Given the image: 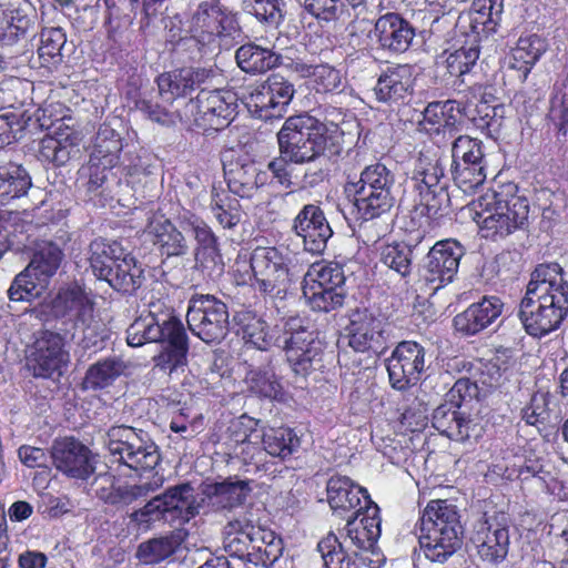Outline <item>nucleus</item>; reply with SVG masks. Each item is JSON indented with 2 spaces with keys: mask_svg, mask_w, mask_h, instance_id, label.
Listing matches in <instances>:
<instances>
[{
  "mask_svg": "<svg viewBox=\"0 0 568 568\" xmlns=\"http://www.w3.org/2000/svg\"><path fill=\"white\" fill-rule=\"evenodd\" d=\"M234 320L241 326L245 344L263 352L280 347L295 375L306 376L322 361L323 343L315 331L298 317L270 325L251 311L239 312Z\"/></svg>",
  "mask_w": 568,
  "mask_h": 568,
  "instance_id": "obj_1",
  "label": "nucleus"
},
{
  "mask_svg": "<svg viewBox=\"0 0 568 568\" xmlns=\"http://www.w3.org/2000/svg\"><path fill=\"white\" fill-rule=\"evenodd\" d=\"M281 156L272 160L267 169L284 187L292 186L291 163H314L316 169H307L304 181L314 186L327 175L328 159L325 155L327 145V126L318 119L302 113L285 120L277 133Z\"/></svg>",
  "mask_w": 568,
  "mask_h": 568,
  "instance_id": "obj_2",
  "label": "nucleus"
},
{
  "mask_svg": "<svg viewBox=\"0 0 568 568\" xmlns=\"http://www.w3.org/2000/svg\"><path fill=\"white\" fill-rule=\"evenodd\" d=\"M529 203L513 184L488 190L474 202V220L481 237L498 241L528 224Z\"/></svg>",
  "mask_w": 568,
  "mask_h": 568,
  "instance_id": "obj_3",
  "label": "nucleus"
},
{
  "mask_svg": "<svg viewBox=\"0 0 568 568\" xmlns=\"http://www.w3.org/2000/svg\"><path fill=\"white\" fill-rule=\"evenodd\" d=\"M395 173L376 162L365 166L359 179L348 182L345 191L353 196L359 216L368 221L388 213L395 205Z\"/></svg>",
  "mask_w": 568,
  "mask_h": 568,
  "instance_id": "obj_4",
  "label": "nucleus"
},
{
  "mask_svg": "<svg viewBox=\"0 0 568 568\" xmlns=\"http://www.w3.org/2000/svg\"><path fill=\"white\" fill-rule=\"evenodd\" d=\"M191 37L211 51L229 49L241 37L237 14L220 0L202 1L190 21Z\"/></svg>",
  "mask_w": 568,
  "mask_h": 568,
  "instance_id": "obj_5",
  "label": "nucleus"
},
{
  "mask_svg": "<svg viewBox=\"0 0 568 568\" xmlns=\"http://www.w3.org/2000/svg\"><path fill=\"white\" fill-rule=\"evenodd\" d=\"M105 446L112 463L135 471L154 469L161 460L159 447L143 429L112 426L106 433Z\"/></svg>",
  "mask_w": 568,
  "mask_h": 568,
  "instance_id": "obj_6",
  "label": "nucleus"
},
{
  "mask_svg": "<svg viewBox=\"0 0 568 568\" xmlns=\"http://www.w3.org/2000/svg\"><path fill=\"white\" fill-rule=\"evenodd\" d=\"M237 95L232 90L201 88L196 98L189 100L180 114L181 121L203 131H219L227 126L236 114Z\"/></svg>",
  "mask_w": 568,
  "mask_h": 568,
  "instance_id": "obj_7",
  "label": "nucleus"
},
{
  "mask_svg": "<svg viewBox=\"0 0 568 568\" xmlns=\"http://www.w3.org/2000/svg\"><path fill=\"white\" fill-rule=\"evenodd\" d=\"M527 295L539 302L557 329L568 314V282L559 264H540L531 273Z\"/></svg>",
  "mask_w": 568,
  "mask_h": 568,
  "instance_id": "obj_8",
  "label": "nucleus"
},
{
  "mask_svg": "<svg viewBox=\"0 0 568 568\" xmlns=\"http://www.w3.org/2000/svg\"><path fill=\"white\" fill-rule=\"evenodd\" d=\"M510 518L505 513H484L471 523L469 541L479 559L496 566L505 561L510 547Z\"/></svg>",
  "mask_w": 568,
  "mask_h": 568,
  "instance_id": "obj_9",
  "label": "nucleus"
},
{
  "mask_svg": "<svg viewBox=\"0 0 568 568\" xmlns=\"http://www.w3.org/2000/svg\"><path fill=\"white\" fill-rule=\"evenodd\" d=\"M250 267L255 290L274 298H284L292 283L290 257L285 252L274 246L256 247Z\"/></svg>",
  "mask_w": 568,
  "mask_h": 568,
  "instance_id": "obj_10",
  "label": "nucleus"
},
{
  "mask_svg": "<svg viewBox=\"0 0 568 568\" xmlns=\"http://www.w3.org/2000/svg\"><path fill=\"white\" fill-rule=\"evenodd\" d=\"M295 94L294 84L278 73L245 88L242 100L256 118H282Z\"/></svg>",
  "mask_w": 568,
  "mask_h": 568,
  "instance_id": "obj_11",
  "label": "nucleus"
},
{
  "mask_svg": "<svg viewBox=\"0 0 568 568\" xmlns=\"http://www.w3.org/2000/svg\"><path fill=\"white\" fill-rule=\"evenodd\" d=\"M190 331L206 344L220 343L229 333V311L224 302L210 294H195L189 301Z\"/></svg>",
  "mask_w": 568,
  "mask_h": 568,
  "instance_id": "obj_12",
  "label": "nucleus"
},
{
  "mask_svg": "<svg viewBox=\"0 0 568 568\" xmlns=\"http://www.w3.org/2000/svg\"><path fill=\"white\" fill-rule=\"evenodd\" d=\"M52 314L57 318L71 323L85 337L98 334L101 324L94 316L93 301L78 285L62 288L51 303Z\"/></svg>",
  "mask_w": 568,
  "mask_h": 568,
  "instance_id": "obj_13",
  "label": "nucleus"
},
{
  "mask_svg": "<svg viewBox=\"0 0 568 568\" xmlns=\"http://www.w3.org/2000/svg\"><path fill=\"white\" fill-rule=\"evenodd\" d=\"M444 166L436 158L420 154L414 165L409 182L416 193L415 202L429 211H437L448 200L444 181Z\"/></svg>",
  "mask_w": 568,
  "mask_h": 568,
  "instance_id": "obj_14",
  "label": "nucleus"
},
{
  "mask_svg": "<svg viewBox=\"0 0 568 568\" xmlns=\"http://www.w3.org/2000/svg\"><path fill=\"white\" fill-rule=\"evenodd\" d=\"M69 361L64 337L59 333L43 331L31 347L27 366L34 377L53 378L62 375Z\"/></svg>",
  "mask_w": 568,
  "mask_h": 568,
  "instance_id": "obj_15",
  "label": "nucleus"
},
{
  "mask_svg": "<svg viewBox=\"0 0 568 568\" xmlns=\"http://www.w3.org/2000/svg\"><path fill=\"white\" fill-rule=\"evenodd\" d=\"M464 246L456 240L447 239L435 243L425 257L422 278L432 291L452 283L457 275Z\"/></svg>",
  "mask_w": 568,
  "mask_h": 568,
  "instance_id": "obj_16",
  "label": "nucleus"
},
{
  "mask_svg": "<svg viewBox=\"0 0 568 568\" xmlns=\"http://www.w3.org/2000/svg\"><path fill=\"white\" fill-rule=\"evenodd\" d=\"M381 523L379 507L366 497L365 510L346 519L343 535L346 549L355 557L363 552L374 554L381 536Z\"/></svg>",
  "mask_w": 568,
  "mask_h": 568,
  "instance_id": "obj_17",
  "label": "nucleus"
},
{
  "mask_svg": "<svg viewBox=\"0 0 568 568\" xmlns=\"http://www.w3.org/2000/svg\"><path fill=\"white\" fill-rule=\"evenodd\" d=\"M393 388L406 390L416 385L425 368V349L413 341L400 342L386 362Z\"/></svg>",
  "mask_w": 568,
  "mask_h": 568,
  "instance_id": "obj_18",
  "label": "nucleus"
},
{
  "mask_svg": "<svg viewBox=\"0 0 568 568\" xmlns=\"http://www.w3.org/2000/svg\"><path fill=\"white\" fill-rule=\"evenodd\" d=\"M51 459L55 468L70 478L87 480L95 470L91 450L73 437L55 439Z\"/></svg>",
  "mask_w": 568,
  "mask_h": 568,
  "instance_id": "obj_19",
  "label": "nucleus"
},
{
  "mask_svg": "<svg viewBox=\"0 0 568 568\" xmlns=\"http://www.w3.org/2000/svg\"><path fill=\"white\" fill-rule=\"evenodd\" d=\"M372 34L381 50L400 54L412 47L416 28L402 14L387 11L375 20Z\"/></svg>",
  "mask_w": 568,
  "mask_h": 568,
  "instance_id": "obj_20",
  "label": "nucleus"
},
{
  "mask_svg": "<svg viewBox=\"0 0 568 568\" xmlns=\"http://www.w3.org/2000/svg\"><path fill=\"white\" fill-rule=\"evenodd\" d=\"M348 345L356 352L379 353L386 348L385 323L368 310H356L347 326Z\"/></svg>",
  "mask_w": 568,
  "mask_h": 568,
  "instance_id": "obj_21",
  "label": "nucleus"
},
{
  "mask_svg": "<svg viewBox=\"0 0 568 568\" xmlns=\"http://www.w3.org/2000/svg\"><path fill=\"white\" fill-rule=\"evenodd\" d=\"M292 230L302 239L305 251L312 254L323 253L333 235L323 210L315 204L302 207L293 220Z\"/></svg>",
  "mask_w": 568,
  "mask_h": 568,
  "instance_id": "obj_22",
  "label": "nucleus"
},
{
  "mask_svg": "<svg viewBox=\"0 0 568 568\" xmlns=\"http://www.w3.org/2000/svg\"><path fill=\"white\" fill-rule=\"evenodd\" d=\"M144 233L161 256L179 257L189 252V243L183 233L160 211L146 212Z\"/></svg>",
  "mask_w": 568,
  "mask_h": 568,
  "instance_id": "obj_23",
  "label": "nucleus"
},
{
  "mask_svg": "<svg viewBox=\"0 0 568 568\" xmlns=\"http://www.w3.org/2000/svg\"><path fill=\"white\" fill-rule=\"evenodd\" d=\"M223 170L229 190L243 199L253 197L268 181L267 172L247 156L224 162Z\"/></svg>",
  "mask_w": 568,
  "mask_h": 568,
  "instance_id": "obj_24",
  "label": "nucleus"
},
{
  "mask_svg": "<svg viewBox=\"0 0 568 568\" xmlns=\"http://www.w3.org/2000/svg\"><path fill=\"white\" fill-rule=\"evenodd\" d=\"M414 81L413 65L396 64L382 71L373 91L378 102L400 104L413 94Z\"/></svg>",
  "mask_w": 568,
  "mask_h": 568,
  "instance_id": "obj_25",
  "label": "nucleus"
},
{
  "mask_svg": "<svg viewBox=\"0 0 568 568\" xmlns=\"http://www.w3.org/2000/svg\"><path fill=\"white\" fill-rule=\"evenodd\" d=\"M327 500L334 514L344 517L355 516L365 510L367 490L347 476H332L326 486Z\"/></svg>",
  "mask_w": 568,
  "mask_h": 568,
  "instance_id": "obj_26",
  "label": "nucleus"
},
{
  "mask_svg": "<svg viewBox=\"0 0 568 568\" xmlns=\"http://www.w3.org/2000/svg\"><path fill=\"white\" fill-rule=\"evenodd\" d=\"M213 77L212 69L181 68L160 74L156 83L160 95L166 101H173L209 84Z\"/></svg>",
  "mask_w": 568,
  "mask_h": 568,
  "instance_id": "obj_27",
  "label": "nucleus"
},
{
  "mask_svg": "<svg viewBox=\"0 0 568 568\" xmlns=\"http://www.w3.org/2000/svg\"><path fill=\"white\" fill-rule=\"evenodd\" d=\"M504 303L497 296H485L454 317L455 328L465 335H475L491 325L501 314Z\"/></svg>",
  "mask_w": 568,
  "mask_h": 568,
  "instance_id": "obj_28",
  "label": "nucleus"
},
{
  "mask_svg": "<svg viewBox=\"0 0 568 568\" xmlns=\"http://www.w3.org/2000/svg\"><path fill=\"white\" fill-rule=\"evenodd\" d=\"M465 105L456 100L434 101L423 112L420 124L428 133H454L462 123Z\"/></svg>",
  "mask_w": 568,
  "mask_h": 568,
  "instance_id": "obj_29",
  "label": "nucleus"
},
{
  "mask_svg": "<svg viewBox=\"0 0 568 568\" xmlns=\"http://www.w3.org/2000/svg\"><path fill=\"white\" fill-rule=\"evenodd\" d=\"M252 511H242L229 521L223 540L225 551L240 559L253 560Z\"/></svg>",
  "mask_w": 568,
  "mask_h": 568,
  "instance_id": "obj_30",
  "label": "nucleus"
},
{
  "mask_svg": "<svg viewBox=\"0 0 568 568\" xmlns=\"http://www.w3.org/2000/svg\"><path fill=\"white\" fill-rule=\"evenodd\" d=\"M160 497L169 515V524L181 525L199 514L201 505L195 500L194 488L190 484L170 487Z\"/></svg>",
  "mask_w": 568,
  "mask_h": 568,
  "instance_id": "obj_31",
  "label": "nucleus"
},
{
  "mask_svg": "<svg viewBox=\"0 0 568 568\" xmlns=\"http://www.w3.org/2000/svg\"><path fill=\"white\" fill-rule=\"evenodd\" d=\"M464 530L455 505L447 500H432L424 509L419 519V534Z\"/></svg>",
  "mask_w": 568,
  "mask_h": 568,
  "instance_id": "obj_32",
  "label": "nucleus"
},
{
  "mask_svg": "<svg viewBox=\"0 0 568 568\" xmlns=\"http://www.w3.org/2000/svg\"><path fill=\"white\" fill-rule=\"evenodd\" d=\"M464 530L419 534V546L425 557L437 564H445L463 545Z\"/></svg>",
  "mask_w": 568,
  "mask_h": 568,
  "instance_id": "obj_33",
  "label": "nucleus"
},
{
  "mask_svg": "<svg viewBox=\"0 0 568 568\" xmlns=\"http://www.w3.org/2000/svg\"><path fill=\"white\" fill-rule=\"evenodd\" d=\"M239 68L252 74L264 73L282 64V54L253 42L241 45L235 52Z\"/></svg>",
  "mask_w": 568,
  "mask_h": 568,
  "instance_id": "obj_34",
  "label": "nucleus"
},
{
  "mask_svg": "<svg viewBox=\"0 0 568 568\" xmlns=\"http://www.w3.org/2000/svg\"><path fill=\"white\" fill-rule=\"evenodd\" d=\"M504 0H474L467 14L469 28L475 38L496 32L501 21Z\"/></svg>",
  "mask_w": 568,
  "mask_h": 568,
  "instance_id": "obj_35",
  "label": "nucleus"
},
{
  "mask_svg": "<svg viewBox=\"0 0 568 568\" xmlns=\"http://www.w3.org/2000/svg\"><path fill=\"white\" fill-rule=\"evenodd\" d=\"M129 365L121 356H110L92 364L84 376L83 385L85 389H104L123 374Z\"/></svg>",
  "mask_w": 568,
  "mask_h": 568,
  "instance_id": "obj_36",
  "label": "nucleus"
},
{
  "mask_svg": "<svg viewBox=\"0 0 568 568\" xmlns=\"http://www.w3.org/2000/svg\"><path fill=\"white\" fill-rule=\"evenodd\" d=\"M251 491L246 480H227L207 486L205 495L215 509H233L241 506Z\"/></svg>",
  "mask_w": 568,
  "mask_h": 568,
  "instance_id": "obj_37",
  "label": "nucleus"
},
{
  "mask_svg": "<svg viewBox=\"0 0 568 568\" xmlns=\"http://www.w3.org/2000/svg\"><path fill=\"white\" fill-rule=\"evenodd\" d=\"M125 250L116 241L95 239L90 244V266L98 280H104L112 268L123 258Z\"/></svg>",
  "mask_w": 568,
  "mask_h": 568,
  "instance_id": "obj_38",
  "label": "nucleus"
},
{
  "mask_svg": "<svg viewBox=\"0 0 568 568\" xmlns=\"http://www.w3.org/2000/svg\"><path fill=\"white\" fill-rule=\"evenodd\" d=\"M118 292L133 293L143 282V270L135 258L125 251L123 258L112 268L103 280Z\"/></svg>",
  "mask_w": 568,
  "mask_h": 568,
  "instance_id": "obj_39",
  "label": "nucleus"
},
{
  "mask_svg": "<svg viewBox=\"0 0 568 568\" xmlns=\"http://www.w3.org/2000/svg\"><path fill=\"white\" fill-rule=\"evenodd\" d=\"M161 343H166L163 351L154 357L155 367L172 373L186 364L189 352L185 329L166 334Z\"/></svg>",
  "mask_w": 568,
  "mask_h": 568,
  "instance_id": "obj_40",
  "label": "nucleus"
},
{
  "mask_svg": "<svg viewBox=\"0 0 568 568\" xmlns=\"http://www.w3.org/2000/svg\"><path fill=\"white\" fill-rule=\"evenodd\" d=\"M62 258L61 248L54 243L47 242L38 246L27 268L28 272L36 274V278L40 281L41 285H47L49 278L60 267Z\"/></svg>",
  "mask_w": 568,
  "mask_h": 568,
  "instance_id": "obj_41",
  "label": "nucleus"
},
{
  "mask_svg": "<svg viewBox=\"0 0 568 568\" xmlns=\"http://www.w3.org/2000/svg\"><path fill=\"white\" fill-rule=\"evenodd\" d=\"M122 150L120 134L109 125H101L90 158L94 163H102L104 168H114L119 163V154Z\"/></svg>",
  "mask_w": 568,
  "mask_h": 568,
  "instance_id": "obj_42",
  "label": "nucleus"
},
{
  "mask_svg": "<svg viewBox=\"0 0 568 568\" xmlns=\"http://www.w3.org/2000/svg\"><path fill=\"white\" fill-rule=\"evenodd\" d=\"M30 186L31 178L21 165L9 164L0 168V203L6 204L27 194Z\"/></svg>",
  "mask_w": 568,
  "mask_h": 568,
  "instance_id": "obj_43",
  "label": "nucleus"
},
{
  "mask_svg": "<svg viewBox=\"0 0 568 568\" xmlns=\"http://www.w3.org/2000/svg\"><path fill=\"white\" fill-rule=\"evenodd\" d=\"M317 551L323 560L324 568H357L353 557L345 547V541L329 532L317 544Z\"/></svg>",
  "mask_w": 568,
  "mask_h": 568,
  "instance_id": "obj_44",
  "label": "nucleus"
},
{
  "mask_svg": "<svg viewBox=\"0 0 568 568\" xmlns=\"http://www.w3.org/2000/svg\"><path fill=\"white\" fill-rule=\"evenodd\" d=\"M542 52L544 44L537 36L519 38L517 45L511 51L509 65L521 72V77L526 79Z\"/></svg>",
  "mask_w": 568,
  "mask_h": 568,
  "instance_id": "obj_45",
  "label": "nucleus"
},
{
  "mask_svg": "<svg viewBox=\"0 0 568 568\" xmlns=\"http://www.w3.org/2000/svg\"><path fill=\"white\" fill-rule=\"evenodd\" d=\"M534 298L535 296L525 294L520 303L519 318L529 335L539 337L549 334L556 328L554 324L549 323L539 302H535Z\"/></svg>",
  "mask_w": 568,
  "mask_h": 568,
  "instance_id": "obj_46",
  "label": "nucleus"
},
{
  "mask_svg": "<svg viewBox=\"0 0 568 568\" xmlns=\"http://www.w3.org/2000/svg\"><path fill=\"white\" fill-rule=\"evenodd\" d=\"M262 444L272 457L286 459L297 450L301 445L298 436L291 428H271L262 433Z\"/></svg>",
  "mask_w": 568,
  "mask_h": 568,
  "instance_id": "obj_47",
  "label": "nucleus"
},
{
  "mask_svg": "<svg viewBox=\"0 0 568 568\" xmlns=\"http://www.w3.org/2000/svg\"><path fill=\"white\" fill-rule=\"evenodd\" d=\"M459 407V403L446 400L435 408L432 415L433 427L452 440H462L467 436V434L463 435L458 426L463 417L458 412Z\"/></svg>",
  "mask_w": 568,
  "mask_h": 568,
  "instance_id": "obj_48",
  "label": "nucleus"
},
{
  "mask_svg": "<svg viewBox=\"0 0 568 568\" xmlns=\"http://www.w3.org/2000/svg\"><path fill=\"white\" fill-rule=\"evenodd\" d=\"M67 42L64 31L59 27L44 28L40 33L39 59L45 68H55L62 61L61 51Z\"/></svg>",
  "mask_w": 568,
  "mask_h": 568,
  "instance_id": "obj_49",
  "label": "nucleus"
},
{
  "mask_svg": "<svg viewBox=\"0 0 568 568\" xmlns=\"http://www.w3.org/2000/svg\"><path fill=\"white\" fill-rule=\"evenodd\" d=\"M164 477L154 475L152 480L142 481L134 485H121L118 481L116 488L114 489L113 496L109 505L123 507L133 504L140 498L146 497L149 494L158 490L162 487Z\"/></svg>",
  "mask_w": 568,
  "mask_h": 568,
  "instance_id": "obj_50",
  "label": "nucleus"
},
{
  "mask_svg": "<svg viewBox=\"0 0 568 568\" xmlns=\"http://www.w3.org/2000/svg\"><path fill=\"white\" fill-rule=\"evenodd\" d=\"M345 282L343 268L337 263L313 264L304 276L303 285H313L316 288L327 287L342 290Z\"/></svg>",
  "mask_w": 568,
  "mask_h": 568,
  "instance_id": "obj_51",
  "label": "nucleus"
},
{
  "mask_svg": "<svg viewBox=\"0 0 568 568\" xmlns=\"http://www.w3.org/2000/svg\"><path fill=\"white\" fill-rule=\"evenodd\" d=\"M242 4L246 12L271 28H277L285 17L284 0H242Z\"/></svg>",
  "mask_w": 568,
  "mask_h": 568,
  "instance_id": "obj_52",
  "label": "nucleus"
},
{
  "mask_svg": "<svg viewBox=\"0 0 568 568\" xmlns=\"http://www.w3.org/2000/svg\"><path fill=\"white\" fill-rule=\"evenodd\" d=\"M148 314L149 320H153L166 334L183 331L182 322L174 316V310L168 298L156 297L151 294L148 300Z\"/></svg>",
  "mask_w": 568,
  "mask_h": 568,
  "instance_id": "obj_53",
  "label": "nucleus"
},
{
  "mask_svg": "<svg viewBox=\"0 0 568 568\" xmlns=\"http://www.w3.org/2000/svg\"><path fill=\"white\" fill-rule=\"evenodd\" d=\"M381 262L402 277L410 274L413 268V248L406 243H392L381 250Z\"/></svg>",
  "mask_w": 568,
  "mask_h": 568,
  "instance_id": "obj_54",
  "label": "nucleus"
},
{
  "mask_svg": "<svg viewBox=\"0 0 568 568\" xmlns=\"http://www.w3.org/2000/svg\"><path fill=\"white\" fill-rule=\"evenodd\" d=\"M211 211L216 221L224 229H232L239 224L241 213L239 210V201L224 191L215 187L211 194Z\"/></svg>",
  "mask_w": 568,
  "mask_h": 568,
  "instance_id": "obj_55",
  "label": "nucleus"
},
{
  "mask_svg": "<svg viewBox=\"0 0 568 568\" xmlns=\"http://www.w3.org/2000/svg\"><path fill=\"white\" fill-rule=\"evenodd\" d=\"M514 364L513 352L509 348H498L494 357L485 365L483 375H486L487 378L483 379V383L489 387L503 385L508 379Z\"/></svg>",
  "mask_w": 568,
  "mask_h": 568,
  "instance_id": "obj_56",
  "label": "nucleus"
},
{
  "mask_svg": "<svg viewBox=\"0 0 568 568\" xmlns=\"http://www.w3.org/2000/svg\"><path fill=\"white\" fill-rule=\"evenodd\" d=\"M302 288L304 297L314 311L328 313L341 307L344 303L345 294L343 290L316 288L313 285H303Z\"/></svg>",
  "mask_w": 568,
  "mask_h": 568,
  "instance_id": "obj_57",
  "label": "nucleus"
},
{
  "mask_svg": "<svg viewBox=\"0 0 568 568\" xmlns=\"http://www.w3.org/2000/svg\"><path fill=\"white\" fill-rule=\"evenodd\" d=\"M453 164L480 165L487 164L483 142L468 135L458 136L452 148Z\"/></svg>",
  "mask_w": 568,
  "mask_h": 568,
  "instance_id": "obj_58",
  "label": "nucleus"
},
{
  "mask_svg": "<svg viewBox=\"0 0 568 568\" xmlns=\"http://www.w3.org/2000/svg\"><path fill=\"white\" fill-rule=\"evenodd\" d=\"M126 341L130 346L139 347L145 343H158L163 341L166 333L146 316L138 317L126 331Z\"/></svg>",
  "mask_w": 568,
  "mask_h": 568,
  "instance_id": "obj_59",
  "label": "nucleus"
},
{
  "mask_svg": "<svg viewBox=\"0 0 568 568\" xmlns=\"http://www.w3.org/2000/svg\"><path fill=\"white\" fill-rule=\"evenodd\" d=\"M479 58V47L477 38L468 45H464L453 52H449L446 58V67L450 75L462 77L469 72L476 64Z\"/></svg>",
  "mask_w": 568,
  "mask_h": 568,
  "instance_id": "obj_60",
  "label": "nucleus"
},
{
  "mask_svg": "<svg viewBox=\"0 0 568 568\" xmlns=\"http://www.w3.org/2000/svg\"><path fill=\"white\" fill-rule=\"evenodd\" d=\"M548 116L558 126L559 131H564V134H566L565 126L568 125V73L554 85Z\"/></svg>",
  "mask_w": 568,
  "mask_h": 568,
  "instance_id": "obj_61",
  "label": "nucleus"
},
{
  "mask_svg": "<svg viewBox=\"0 0 568 568\" xmlns=\"http://www.w3.org/2000/svg\"><path fill=\"white\" fill-rule=\"evenodd\" d=\"M486 168L487 164L471 166L466 164H453V180L457 187L464 193H473L485 182L487 178Z\"/></svg>",
  "mask_w": 568,
  "mask_h": 568,
  "instance_id": "obj_62",
  "label": "nucleus"
},
{
  "mask_svg": "<svg viewBox=\"0 0 568 568\" xmlns=\"http://www.w3.org/2000/svg\"><path fill=\"white\" fill-rule=\"evenodd\" d=\"M45 287L47 285H41L40 281L36 278V274L26 268L16 276L8 290V295L11 301H30L40 296Z\"/></svg>",
  "mask_w": 568,
  "mask_h": 568,
  "instance_id": "obj_63",
  "label": "nucleus"
},
{
  "mask_svg": "<svg viewBox=\"0 0 568 568\" xmlns=\"http://www.w3.org/2000/svg\"><path fill=\"white\" fill-rule=\"evenodd\" d=\"M72 151L73 144L69 142V136L62 140L61 138L45 135L40 141V156L44 161L55 163L57 165L65 164L70 160Z\"/></svg>",
  "mask_w": 568,
  "mask_h": 568,
  "instance_id": "obj_64",
  "label": "nucleus"
}]
</instances>
